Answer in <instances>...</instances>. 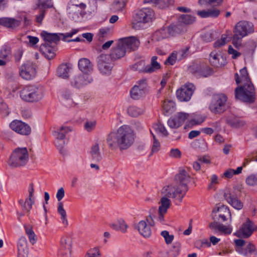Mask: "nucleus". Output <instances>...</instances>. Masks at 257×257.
I'll use <instances>...</instances> for the list:
<instances>
[{"label": "nucleus", "instance_id": "1", "mask_svg": "<svg viewBox=\"0 0 257 257\" xmlns=\"http://www.w3.org/2000/svg\"><path fill=\"white\" fill-rule=\"evenodd\" d=\"M135 138L133 130L124 125L119 127L116 131L110 132L107 137L106 143L111 150H125L133 145Z\"/></svg>", "mask_w": 257, "mask_h": 257}, {"label": "nucleus", "instance_id": "2", "mask_svg": "<svg viewBox=\"0 0 257 257\" xmlns=\"http://www.w3.org/2000/svg\"><path fill=\"white\" fill-rule=\"evenodd\" d=\"M253 25L246 21H240L237 22L233 29L232 44L238 48L241 45L242 39L243 37L253 33Z\"/></svg>", "mask_w": 257, "mask_h": 257}, {"label": "nucleus", "instance_id": "3", "mask_svg": "<svg viewBox=\"0 0 257 257\" xmlns=\"http://www.w3.org/2000/svg\"><path fill=\"white\" fill-rule=\"evenodd\" d=\"M235 98L243 102L253 103L255 99V92L252 83L242 84L237 87L234 91Z\"/></svg>", "mask_w": 257, "mask_h": 257}, {"label": "nucleus", "instance_id": "4", "mask_svg": "<svg viewBox=\"0 0 257 257\" xmlns=\"http://www.w3.org/2000/svg\"><path fill=\"white\" fill-rule=\"evenodd\" d=\"M21 98L27 102H37L44 97L43 89L35 86L28 85L24 87L20 92Z\"/></svg>", "mask_w": 257, "mask_h": 257}, {"label": "nucleus", "instance_id": "5", "mask_svg": "<svg viewBox=\"0 0 257 257\" xmlns=\"http://www.w3.org/2000/svg\"><path fill=\"white\" fill-rule=\"evenodd\" d=\"M29 160V153L26 147L15 149L9 159V165L14 168L24 166Z\"/></svg>", "mask_w": 257, "mask_h": 257}, {"label": "nucleus", "instance_id": "6", "mask_svg": "<svg viewBox=\"0 0 257 257\" xmlns=\"http://www.w3.org/2000/svg\"><path fill=\"white\" fill-rule=\"evenodd\" d=\"M188 190V189L182 188L178 185L171 184L164 186L161 190V194L181 203Z\"/></svg>", "mask_w": 257, "mask_h": 257}, {"label": "nucleus", "instance_id": "7", "mask_svg": "<svg viewBox=\"0 0 257 257\" xmlns=\"http://www.w3.org/2000/svg\"><path fill=\"white\" fill-rule=\"evenodd\" d=\"M154 17L153 11L149 8H144L137 11L134 16L133 27L137 29L139 24H145L151 21Z\"/></svg>", "mask_w": 257, "mask_h": 257}, {"label": "nucleus", "instance_id": "8", "mask_svg": "<svg viewBox=\"0 0 257 257\" xmlns=\"http://www.w3.org/2000/svg\"><path fill=\"white\" fill-rule=\"evenodd\" d=\"M227 97L223 94L214 95L209 105L210 111L214 113H221L226 109Z\"/></svg>", "mask_w": 257, "mask_h": 257}, {"label": "nucleus", "instance_id": "9", "mask_svg": "<svg viewBox=\"0 0 257 257\" xmlns=\"http://www.w3.org/2000/svg\"><path fill=\"white\" fill-rule=\"evenodd\" d=\"M71 130L67 126H61L60 128H57L53 133V135L57 139L56 146L60 154L63 155L66 154V151L64 148L65 142L63 140L65 138L66 134L70 132Z\"/></svg>", "mask_w": 257, "mask_h": 257}, {"label": "nucleus", "instance_id": "10", "mask_svg": "<svg viewBox=\"0 0 257 257\" xmlns=\"http://www.w3.org/2000/svg\"><path fill=\"white\" fill-rule=\"evenodd\" d=\"M195 88L192 83L185 84L177 90V98L181 101H188L191 99Z\"/></svg>", "mask_w": 257, "mask_h": 257}, {"label": "nucleus", "instance_id": "11", "mask_svg": "<svg viewBox=\"0 0 257 257\" xmlns=\"http://www.w3.org/2000/svg\"><path fill=\"white\" fill-rule=\"evenodd\" d=\"M93 81L92 77L88 73H79L74 75L71 81L72 86L80 88L84 87Z\"/></svg>", "mask_w": 257, "mask_h": 257}, {"label": "nucleus", "instance_id": "12", "mask_svg": "<svg viewBox=\"0 0 257 257\" xmlns=\"http://www.w3.org/2000/svg\"><path fill=\"white\" fill-rule=\"evenodd\" d=\"M36 66L31 62L22 65L20 69V75L24 79L31 80L36 75Z\"/></svg>", "mask_w": 257, "mask_h": 257}, {"label": "nucleus", "instance_id": "13", "mask_svg": "<svg viewBox=\"0 0 257 257\" xmlns=\"http://www.w3.org/2000/svg\"><path fill=\"white\" fill-rule=\"evenodd\" d=\"M97 66L101 73L109 74L113 64L110 62L109 57L108 55L102 54L97 58Z\"/></svg>", "mask_w": 257, "mask_h": 257}, {"label": "nucleus", "instance_id": "14", "mask_svg": "<svg viewBox=\"0 0 257 257\" xmlns=\"http://www.w3.org/2000/svg\"><path fill=\"white\" fill-rule=\"evenodd\" d=\"M146 220L149 225L147 224L146 221L141 220L138 223L137 228L142 235L145 237H148L151 235L152 233L150 226H154L155 223L151 215L147 217Z\"/></svg>", "mask_w": 257, "mask_h": 257}, {"label": "nucleus", "instance_id": "15", "mask_svg": "<svg viewBox=\"0 0 257 257\" xmlns=\"http://www.w3.org/2000/svg\"><path fill=\"white\" fill-rule=\"evenodd\" d=\"M190 178L188 169L180 168L178 173L175 176V181L177 185L182 188L188 189L187 184L189 182Z\"/></svg>", "mask_w": 257, "mask_h": 257}, {"label": "nucleus", "instance_id": "16", "mask_svg": "<svg viewBox=\"0 0 257 257\" xmlns=\"http://www.w3.org/2000/svg\"><path fill=\"white\" fill-rule=\"evenodd\" d=\"M75 3L73 1V5H68L67 8V12L73 19H76L79 17L80 16H83L86 14L85 9L86 8V5L85 4H79V7L75 6Z\"/></svg>", "mask_w": 257, "mask_h": 257}, {"label": "nucleus", "instance_id": "17", "mask_svg": "<svg viewBox=\"0 0 257 257\" xmlns=\"http://www.w3.org/2000/svg\"><path fill=\"white\" fill-rule=\"evenodd\" d=\"M120 46H122L125 48V51H135L137 50L140 44L139 39L135 36L125 37L119 40Z\"/></svg>", "mask_w": 257, "mask_h": 257}, {"label": "nucleus", "instance_id": "18", "mask_svg": "<svg viewBox=\"0 0 257 257\" xmlns=\"http://www.w3.org/2000/svg\"><path fill=\"white\" fill-rule=\"evenodd\" d=\"M189 117V113L178 112L173 117L169 119L168 124L171 128H177L181 126Z\"/></svg>", "mask_w": 257, "mask_h": 257}, {"label": "nucleus", "instance_id": "19", "mask_svg": "<svg viewBox=\"0 0 257 257\" xmlns=\"http://www.w3.org/2000/svg\"><path fill=\"white\" fill-rule=\"evenodd\" d=\"M10 127L14 131L22 135L28 136L31 132L30 126L20 120L13 121L10 124Z\"/></svg>", "mask_w": 257, "mask_h": 257}, {"label": "nucleus", "instance_id": "20", "mask_svg": "<svg viewBox=\"0 0 257 257\" xmlns=\"http://www.w3.org/2000/svg\"><path fill=\"white\" fill-rule=\"evenodd\" d=\"M224 197L228 204L235 209L240 210L242 208L243 206V203L238 199L234 191H226L224 194Z\"/></svg>", "mask_w": 257, "mask_h": 257}, {"label": "nucleus", "instance_id": "21", "mask_svg": "<svg viewBox=\"0 0 257 257\" xmlns=\"http://www.w3.org/2000/svg\"><path fill=\"white\" fill-rule=\"evenodd\" d=\"M34 193V184L31 183L29 186V197L25 201L20 199L19 203L21 205L22 209L27 212H29L32 208V205L34 203V200L33 199Z\"/></svg>", "mask_w": 257, "mask_h": 257}, {"label": "nucleus", "instance_id": "22", "mask_svg": "<svg viewBox=\"0 0 257 257\" xmlns=\"http://www.w3.org/2000/svg\"><path fill=\"white\" fill-rule=\"evenodd\" d=\"M253 231L252 223L248 218L235 235L239 237L248 238L251 235Z\"/></svg>", "mask_w": 257, "mask_h": 257}, {"label": "nucleus", "instance_id": "23", "mask_svg": "<svg viewBox=\"0 0 257 257\" xmlns=\"http://www.w3.org/2000/svg\"><path fill=\"white\" fill-rule=\"evenodd\" d=\"M125 53V48L122 46H120V42L118 41L117 46L111 49L109 55L108 56L109 59L113 61L123 57Z\"/></svg>", "mask_w": 257, "mask_h": 257}, {"label": "nucleus", "instance_id": "24", "mask_svg": "<svg viewBox=\"0 0 257 257\" xmlns=\"http://www.w3.org/2000/svg\"><path fill=\"white\" fill-rule=\"evenodd\" d=\"M235 80L237 84L251 83L246 67H244L240 70L239 75L237 73L235 74Z\"/></svg>", "mask_w": 257, "mask_h": 257}, {"label": "nucleus", "instance_id": "25", "mask_svg": "<svg viewBox=\"0 0 257 257\" xmlns=\"http://www.w3.org/2000/svg\"><path fill=\"white\" fill-rule=\"evenodd\" d=\"M41 35L45 41L44 43L52 45V44H57L60 40L59 34L49 33L46 31H43Z\"/></svg>", "mask_w": 257, "mask_h": 257}, {"label": "nucleus", "instance_id": "26", "mask_svg": "<svg viewBox=\"0 0 257 257\" xmlns=\"http://www.w3.org/2000/svg\"><path fill=\"white\" fill-rule=\"evenodd\" d=\"M21 22L13 18L4 17L0 18V25L9 29H14L18 27Z\"/></svg>", "mask_w": 257, "mask_h": 257}, {"label": "nucleus", "instance_id": "27", "mask_svg": "<svg viewBox=\"0 0 257 257\" xmlns=\"http://www.w3.org/2000/svg\"><path fill=\"white\" fill-rule=\"evenodd\" d=\"M220 13V12L218 9L212 8L207 10L198 11L197 14L201 18H217Z\"/></svg>", "mask_w": 257, "mask_h": 257}, {"label": "nucleus", "instance_id": "28", "mask_svg": "<svg viewBox=\"0 0 257 257\" xmlns=\"http://www.w3.org/2000/svg\"><path fill=\"white\" fill-rule=\"evenodd\" d=\"M241 255L248 257L252 255H257V248L251 243H248L238 253Z\"/></svg>", "mask_w": 257, "mask_h": 257}, {"label": "nucleus", "instance_id": "29", "mask_svg": "<svg viewBox=\"0 0 257 257\" xmlns=\"http://www.w3.org/2000/svg\"><path fill=\"white\" fill-rule=\"evenodd\" d=\"M145 3H152L159 9H164L174 3V0H144Z\"/></svg>", "mask_w": 257, "mask_h": 257}, {"label": "nucleus", "instance_id": "30", "mask_svg": "<svg viewBox=\"0 0 257 257\" xmlns=\"http://www.w3.org/2000/svg\"><path fill=\"white\" fill-rule=\"evenodd\" d=\"M79 69L84 73H88L92 70V65L87 58H81L78 62Z\"/></svg>", "mask_w": 257, "mask_h": 257}, {"label": "nucleus", "instance_id": "31", "mask_svg": "<svg viewBox=\"0 0 257 257\" xmlns=\"http://www.w3.org/2000/svg\"><path fill=\"white\" fill-rule=\"evenodd\" d=\"M158 57L156 56L151 58V64L145 67V72L147 73H152L157 70L161 68L160 64L157 62Z\"/></svg>", "mask_w": 257, "mask_h": 257}, {"label": "nucleus", "instance_id": "32", "mask_svg": "<svg viewBox=\"0 0 257 257\" xmlns=\"http://www.w3.org/2000/svg\"><path fill=\"white\" fill-rule=\"evenodd\" d=\"M40 49L48 59H51L55 56L54 50L52 45L44 43L41 45Z\"/></svg>", "mask_w": 257, "mask_h": 257}, {"label": "nucleus", "instance_id": "33", "mask_svg": "<svg viewBox=\"0 0 257 257\" xmlns=\"http://www.w3.org/2000/svg\"><path fill=\"white\" fill-rule=\"evenodd\" d=\"M148 90L144 89L137 86H134L130 91L131 97L134 99H139L144 96Z\"/></svg>", "mask_w": 257, "mask_h": 257}, {"label": "nucleus", "instance_id": "34", "mask_svg": "<svg viewBox=\"0 0 257 257\" xmlns=\"http://www.w3.org/2000/svg\"><path fill=\"white\" fill-rule=\"evenodd\" d=\"M158 211L167 212L168 209L171 205V201L167 196L163 195L159 202Z\"/></svg>", "mask_w": 257, "mask_h": 257}, {"label": "nucleus", "instance_id": "35", "mask_svg": "<svg viewBox=\"0 0 257 257\" xmlns=\"http://www.w3.org/2000/svg\"><path fill=\"white\" fill-rule=\"evenodd\" d=\"M90 154L92 159L94 161L99 162L102 159V156L98 144H95L91 147Z\"/></svg>", "mask_w": 257, "mask_h": 257}, {"label": "nucleus", "instance_id": "36", "mask_svg": "<svg viewBox=\"0 0 257 257\" xmlns=\"http://www.w3.org/2000/svg\"><path fill=\"white\" fill-rule=\"evenodd\" d=\"M220 59H223L222 57L214 51L210 54L209 61L211 65L214 67H218L222 65V62H220Z\"/></svg>", "mask_w": 257, "mask_h": 257}, {"label": "nucleus", "instance_id": "37", "mask_svg": "<svg viewBox=\"0 0 257 257\" xmlns=\"http://www.w3.org/2000/svg\"><path fill=\"white\" fill-rule=\"evenodd\" d=\"M70 67L66 64L60 65L57 69V75L62 78H66L69 77Z\"/></svg>", "mask_w": 257, "mask_h": 257}, {"label": "nucleus", "instance_id": "38", "mask_svg": "<svg viewBox=\"0 0 257 257\" xmlns=\"http://www.w3.org/2000/svg\"><path fill=\"white\" fill-rule=\"evenodd\" d=\"M57 211L58 213L61 215V220L63 225L67 226L68 221L67 219L66 212L63 207V204L62 202H58Z\"/></svg>", "mask_w": 257, "mask_h": 257}, {"label": "nucleus", "instance_id": "39", "mask_svg": "<svg viewBox=\"0 0 257 257\" xmlns=\"http://www.w3.org/2000/svg\"><path fill=\"white\" fill-rule=\"evenodd\" d=\"M152 37L153 40L159 41L164 39L168 38V36L166 30H165V28H163L156 31L153 34Z\"/></svg>", "mask_w": 257, "mask_h": 257}, {"label": "nucleus", "instance_id": "40", "mask_svg": "<svg viewBox=\"0 0 257 257\" xmlns=\"http://www.w3.org/2000/svg\"><path fill=\"white\" fill-rule=\"evenodd\" d=\"M126 0H115L111 5V9L114 12L121 11L124 8Z\"/></svg>", "mask_w": 257, "mask_h": 257}, {"label": "nucleus", "instance_id": "41", "mask_svg": "<svg viewBox=\"0 0 257 257\" xmlns=\"http://www.w3.org/2000/svg\"><path fill=\"white\" fill-rule=\"evenodd\" d=\"M203 64L201 63H193L188 67V71L194 74L199 76L201 68H203Z\"/></svg>", "mask_w": 257, "mask_h": 257}, {"label": "nucleus", "instance_id": "42", "mask_svg": "<svg viewBox=\"0 0 257 257\" xmlns=\"http://www.w3.org/2000/svg\"><path fill=\"white\" fill-rule=\"evenodd\" d=\"M36 6V9L45 11L46 9L51 8L53 5L51 0H38Z\"/></svg>", "mask_w": 257, "mask_h": 257}, {"label": "nucleus", "instance_id": "43", "mask_svg": "<svg viewBox=\"0 0 257 257\" xmlns=\"http://www.w3.org/2000/svg\"><path fill=\"white\" fill-rule=\"evenodd\" d=\"M127 112L129 115L137 117L144 113V109L136 106H131L128 108Z\"/></svg>", "mask_w": 257, "mask_h": 257}, {"label": "nucleus", "instance_id": "44", "mask_svg": "<svg viewBox=\"0 0 257 257\" xmlns=\"http://www.w3.org/2000/svg\"><path fill=\"white\" fill-rule=\"evenodd\" d=\"M222 2V0H199L198 3L200 5H207L210 6H218Z\"/></svg>", "mask_w": 257, "mask_h": 257}, {"label": "nucleus", "instance_id": "45", "mask_svg": "<svg viewBox=\"0 0 257 257\" xmlns=\"http://www.w3.org/2000/svg\"><path fill=\"white\" fill-rule=\"evenodd\" d=\"M195 21V18L189 15H183L180 19L179 21L180 23H184L186 25H189L192 24Z\"/></svg>", "mask_w": 257, "mask_h": 257}, {"label": "nucleus", "instance_id": "46", "mask_svg": "<svg viewBox=\"0 0 257 257\" xmlns=\"http://www.w3.org/2000/svg\"><path fill=\"white\" fill-rule=\"evenodd\" d=\"M153 128L154 130L161 133L164 136H167L168 135V132L163 124L158 122L153 125Z\"/></svg>", "mask_w": 257, "mask_h": 257}, {"label": "nucleus", "instance_id": "47", "mask_svg": "<svg viewBox=\"0 0 257 257\" xmlns=\"http://www.w3.org/2000/svg\"><path fill=\"white\" fill-rule=\"evenodd\" d=\"M218 212H224L226 214L230 216V218H231V213H230L229 208L227 207L224 206V205H222L221 207H216L212 210V217L213 216L215 217V215H214V214H215Z\"/></svg>", "mask_w": 257, "mask_h": 257}, {"label": "nucleus", "instance_id": "48", "mask_svg": "<svg viewBox=\"0 0 257 257\" xmlns=\"http://www.w3.org/2000/svg\"><path fill=\"white\" fill-rule=\"evenodd\" d=\"M214 31L210 30L204 32L201 35L202 40L205 42H209L213 40Z\"/></svg>", "mask_w": 257, "mask_h": 257}, {"label": "nucleus", "instance_id": "49", "mask_svg": "<svg viewBox=\"0 0 257 257\" xmlns=\"http://www.w3.org/2000/svg\"><path fill=\"white\" fill-rule=\"evenodd\" d=\"M245 182L248 186H257V173L249 175L246 178Z\"/></svg>", "mask_w": 257, "mask_h": 257}, {"label": "nucleus", "instance_id": "50", "mask_svg": "<svg viewBox=\"0 0 257 257\" xmlns=\"http://www.w3.org/2000/svg\"><path fill=\"white\" fill-rule=\"evenodd\" d=\"M101 255L99 248L95 247L90 249L85 254V257H100Z\"/></svg>", "mask_w": 257, "mask_h": 257}, {"label": "nucleus", "instance_id": "51", "mask_svg": "<svg viewBox=\"0 0 257 257\" xmlns=\"http://www.w3.org/2000/svg\"><path fill=\"white\" fill-rule=\"evenodd\" d=\"M227 39V35L223 34L221 35L220 39H219L215 42L214 43V47L215 48H219L224 46L227 42H229Z\"/></svg>", "mask_w": 257, "mask_h": 257}, {"label": "nucleus", "instance_id": "52", "mask_svg": "<svg viewBox=\"0 0 257 257\" xmlns=\"http://www.w3.org/2000/svg\"><path fill=\"white\" fill-rule=\"evenodd\" d=\"M60 243L62 247L69 250H71L72 246V241L68 237H63L60 240Z\"/></svg>", "mask_w": 257, "mask_h": 257}, {"label": "nucleus", "instance_id": "53", "mask_svg": "<svg viewBox=\"0 0 257 257\" xmlns=\"http://www.w3.org/2000/svg\"><path fill=\"white\" fill-rule=\"evenodd\" d=\"M179 26V25H171L165 28L168 33V36H173L176 33H178L179 32L178 29Z\"/></svg>", "mask_w": 257, "mask_h": 257}, {"label": "nucleus", "instance_id": "54", "mask_svg": "<svg viewBox=\"0 0 257 257\" xmlns=\"http://www.w3.org/2000/svg\"><path fill=\"white\" fill-rule=\"evenodd\" d=\"M161 235L164 238L165 242L167 244H171L174 238V235L170 234L169 231L167 230L162 231L161 233Z\"/></svg>", "mask_w": 257, "mask_h": 257}, {"label": "nucleus", "instance_id": "55", "mask_svg": "<svg viewBox=\"0 0 257 257\" xmlns=\"http://www.w3.org/2000/svg\"><path fill=\"white\" fill-rule=\"evenodd\" d=\"M180 250V243L175 242L174 243L173 248L170 251V256L171 257H177Z\"/></svg>", "mask_w": 257, "mask_h": 257}, {"label": "nucleus", "instance_id": "56", "mask_svg": "<svg viewBox=\"0 0 257 257\" xmlns=\"http://www.w3.org/2000/svg\"><path fill=\"white\" fill-rule=\"evenodd\" d=\"M212 73V69L205 64H203V68H201L199 76L206 77L211 75Z\"/></svg>", "mask_w": 257, "mask_h": 257}, {"label": "nucleus", "instance_id": "57", "mask_svg": "<svg viewBox=\"0 0 257 257\" xmlns=\"http://www.w3.org/2000/svg\"><path fill=\"white\" fill-rule=\"evenodd\" d=\"M177 59V53L176 52H173L170 56L165 61V64L171 65L174 64Z\"/></svg>", "mask_w": 257, "mask_h": 257}, {"label": "nucleus", "instance_id": "58", "mask_svg": "<svg viewBox=\"0 0 257 257\" xmlns=\"http://www.w3.org/2000/svg\"><path fill=\"white\" fill-rule=\"evenodd\" d=\"M234 242L235 244V250L239 253L245 245V241L243 239H238L234 240Z\"/></svg>", "mask_w": 257, "mask_h": 257}, {"label": "nucleus", "instance_id": "59", "mask_svg": "<svg viewBox=\"0 0 257 257\" xmlns=\"http://www.w3.org/2000/svg\"><path fill=\"white\" fill-rule=\"evenodd\" d=\"M145 62L144 61H140L133 66V68L137 71H139L140 72L146 73L145 72Z\"/></svg>", "mask_w": 257, "mask_h": 257}, {"label": "nucleus", "instance_id": "60", "mask_svg": "<svg viewBox=\"0 0 257 257\" xmlns=\"http://www.w3.org/2000/svg\"><path fill=\"white\" fill-rule=\"evenodd\" d=\"M212 219L214 221L209 224V227L211 230H214L215 232H217L219 231L220 226H221V224L216 221L214 216L212 217Z\"/></svg>", "mask_w": 257, "mask_h": 257}, {"label": "nucleus", "instance_id": "61", "mask_svg": "<svg viewBox=\"0 0 257 257\" xmlns=\"http://www.w3.org/2000/svg\"><path fill=\"white\" fill-rule=\"evenodd\" d=\"M29 249L28 247L18 248V257H28Z\"/></svg>", "mask_w": 257, "mask_h": 257}, {"label": "nucleus", "instance_id": "62", "mask_svg": "<svg viewBox=\"0 0 257 257\" xmlns=\"http://www.w3.org/2000/svg\"><path fill=\"white\" fill-rule=\"evenodd\" d=\"M10 54V50L3 48L0 50V58L4 60H9L8 57Z\"/></svg>", "mask_w": 257, "mask_h": 257}, {"label": "nucleus", "instance_id": "63", "mask_svg": "<svg viewBox=\"0 0 257 257\" xmlns=\"http://www.w3.org/2000/svg\"><path fill=\"white\" fill-rule=\"evenodd\" d=\"M45 15V11L40 10L38 14L35 16V21L39 24H41Z\"/></svg>", "mask_w": 257, "mask_h": 257}, {"label": "nucleus", "instance_id": "64", "mask_svg": "<svg viewBox=\"0 0 257 257\" xmlns=\"http://www.w3.org/2000/svg\"><path fill=\"white\" fill-rule=\"evenodd\" d=\"M181 155V152L178 149H171L169 154L170 157L177 159L180 158Z\"/></svg>", "mask_w": 257, "mask_h": 257}]
</instances>
